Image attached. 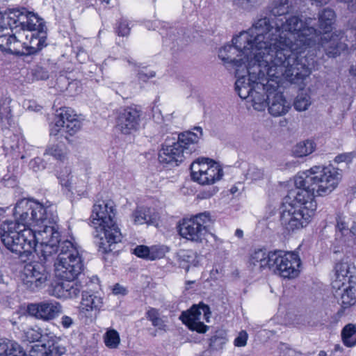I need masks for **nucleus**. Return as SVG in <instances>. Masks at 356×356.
<instances>
[{
    "mask_svg": "<svg viewBox=\"0 0 356 356\" xmlns=\"http://www.w3.org/2000/svg\"><path fill=\"white\" fill-rule=\"evenodd\" d=\"M301 23L296 17H291L284 22H270L267 17L258 19L247 31L241 32L232 39L233 44L222 47L218 57L235 70L237 78L235 90H239L237 83L244 81V86L248 82L260 80L265 76V72L270 76L279 77L286 74L291 80H294L291 68H286L284 63L290 65L295 61V57L289 56L291 43L287 35L293 36L294 31L299 30ZM291 65H289L290 67Z\"/></svg>",
    "mask_w": 356,
    "mask_h": 356,
    "instance_id": "f257e3e1",
    "label": "nucleus"
},
{
    "mask_svg": "<svg viewBox=\"0 0 356 356\" xmlns=\"http://www.w3.org/2000/svg\"><path fill=\"white\" fill-rule=\"evenodd\" d=\"M341 170L332 165H314L295 177V188L284 199L280 222L288 231L307 225L316 209L315 196H325L338 186Z\"/></svg>",
    "mask_w": 356,
    "mask_h": 356,
    "instance_id": "f03ea898",
    "label": "nucleus"
},
{
    "mask_svg": "<svg viewBox=\"0 0 356 356\" xmlns=\"http://www.w3.org/2000/svg\"><path fill=\"white\" fill-rule=\"evenodd\" d=\"M300 41V42H296L293 47L292 46V49H290L291 55L289 56L295 57V61L291 62L290 67L287 63H284L286 69H291L290 72L293 74L294 80H291L286 74L275 77L267 74L265 72L264 78L260 80L255 79V81L248 82L246 86L243 85L244 81H238V96L241 99H248L254 110L262 111L268 107L269 113L274 117L282 116L289 112L291 103L286 99L280 90V83L282 79L284 78L291 83H298L311 73L309 61L293 52V49L297 50V45L303 44L302 40Z\"/></svg>",
    "mask_w": 356,
    "mask_h": 356,
    "instance_id": "7ed1b4c3",
    "label": "nucleus"
},
{
    "mask_svg": "<svg viewBox=\"0 0 356 356\" xmlns=\"http://www.w3.org/2000/svg\"><path fill=\"white\" fill-rule=\"evenodd\" d=\"M291 17L298 18L301 23L299 30L294 31L293 36L288 35L286 38L287 39L288 38H291L289 40L291 43L288 45L290 49H292V46L293 47L296 42H300L299 40L302 39L303 44L297 45V50L293 49V52L298 56L303 57L308 60L305 51L307 48L315 46L317 42L318 48H323L329 57H336L347 49V44L341 41L343 35L341 31H339L338 33L336 32L332 34L328 33L335 19V13L332 9L326 8L319 13L318 23L321 31L313 26L312 22L314 20L311 18L303 22L298 16H284L283 18L277 19L275 22L280 24L281 20L284 22Z\"/></svg>",
    "mask_w": 356,
    "mask_h": 356,
    "instance_id": "20e7f679",
    "label": "nucleus"
},
{
    "mask_svg": "<svg viewBox=\"0 0 356 356\" xmlns=\"http://www.w3.org/2000/svg\"><path fill=\"white\" fill-rule=\"evenodd\" d=\"M15 220H6L0 227V237L2 243L11 252H21L22 234L25 229H33L41 223L54 222L58 216L56 207L47 202L28 199L19 200L13 209Z\"/></svg>",
    "mask_w": 356,
    "mask_h": 356,
    "instance_id": "39448f33",
    "label": "nucleus"
},
{
    "mask_svg": "<svg viewBox=\"0 0 356 356\" xmlns=\"http://www.w3.org/2000/svg\"><path fill=\"white\" fill-rule=\"evenodd\" d=\"M45 222L37 226L38 229H25L22 234L23 247L21 252H14L19 254L24 261L35 252L38 255L43 257L42 260L47 261L54 254L60 250V235L58 231L56 222Z\"/></svg>",
    "mask_w": 356,
    "mask_h": 356,
    "instance_id": "423d86ee",
    "label": "nucleus"
},
{
    "mask_svg": "<svg viewBox=\"0 0 356 356\" xmlns=\"http://www.w3.org/2000/svg\"><path fill=\"white\" fill-rule=\"evenodd\" d=\"M96 231V244L99 252L107 254L121 241L122 233L115 220V209L112 201L98 200L93 206L90 216Z\"/></svg>",
    "mask_w": 356,
    "mask_h": 356,
    "instance_id": "0eeeda50",
    "label": "nucleus"
},
{
    "mask_svg": "<svg viewBox=\"0 0 356 356\" xmlns=\"http://www.w3.org/2000/svg\"><path fill=\"white\" fill-rule=\"evenodd\" d=\"M197 131H185L178 135L177 138L167 137L159 152V161L161 163L177 166L187 156L198 150L197 143L202 136L200 127H195Z\"/></svg>",
    "mask_w": 356,
    "mask_h": 356,
    "instance_id": "6e6552de",
    "label": "nucleus"
},
{
    "mask_svg": "<svg viewBox=\"0 0 356 356\" xmlns=\"http://www.w3.org/2000/svg\"><path fill=\"white\" fill-rule=\"evenodd\" d=\"M56 275L63 280H74L83 270L81 248L71 240L60 245L58 262L55 264Z\"/></svg>",
    "mask_w": 356,
    "mask_h": 356,
    "instance_id": "1a4fd4ad",
    "label": "nucleus"
},
{
    "mask_svg": "<svg viewBox=\"0 0 356 356\" xmlns=\"http://www.w3.org/2000/svg\"><path fill=\"white\" fill-rule=\"evenodd\" d=\"M212 222L208 211L199 213L190 218H184L178 226L180 236L188 241L201 243L205 239L208 227Z\"/></svg>",
    "mask_w": 356,
    "mask_h": 356,
    "instance_id": "9d476101",
    "label": "nucleus"
},
{
    "mask_svg": "<svg viewBox=\"0 0 356 356\" xmlns=\"http://www.w3.org/2000/svg\"><path fill=\"white\" fill-rule=\"evenodd\" d=\"M143 114L140 107L135 104L119 108L115 118L116 131L124 136L136 134L140 129Z\"/></svg>",
    "mask_w": 356,
    "mask_h": 356,
    "instance_id": "9b49d317",
    "label": "nucleus"
},
{
    "mask_svg": "<svg viewBox=\"0 0 356 356\" xmlns=\"http://www.w3.org/2000/svg\"><path fill=\"white\" fill-rule=\"evenodd\" d=\"M274 255L272 270L284 278L291 279L298 275L301 261L296 252L275 250Z\"/></svg>",
    "mask_w": 356,
    "mask_h": 356,
    "instance_id": "f8f14e48",
    "label": "nucleus"
},
{
    "mask_svg": "<svg viewBox=\"0 0 356 356\" xmlns=\"http://www.w3.org/2000/svg\"><path fill=\"white\" fill-rule=\"evenodd\" d=\"M49 277L44 265L39 262H29L24 267V284L32 291L43 288Z\"/></svg>",
    "mask_w": 356,
    "mask_h": 356,
    "instance_id": "ddd939ff",
    "label": "nucleus"
},
{
    "mask_svg": "<svg viewBox=\"0 0 356 356\" xmlns=\"http://www.w3.org/2000/svg\"><path fill=\"white\" fill-rule=\"evenodd\" d=\"M103 306L102 298L91 291H83L79 309V317L85 323L96 319Z\"/></svg>",
    "mask_w": 356,
    "mask_h": 356,
    "instance_id": "4468645a",
    "label": "nucleus"
},
{
    "mask_svg": "<svg viewBox=\"0 0 356 356\" xmlns=\"http://www.w3.org/2000/svg\"><path fill=\"white\" fill-rule=\"evenodd\" d=\"M202 313L206 318L209 317L210 311L208 305L204 304L193 305L189 310L181 313L180 319L190 330L204 333L209 327L200 321Z\"/></svg>",
    "mask_w": 356,
    "mask_h": 356,
    "instance_id": "2eb2a0df",
    "label": "nucleus"
},
{
    "mask_svg": "<svg viewBox=\"0 0 356 356\" xmlns=\"http://www.w3.org/2000/svg\"><path fill=\"white\" fill-rule=\"evenodd\" d=\"M27 313L37 318L44 321L54 319L62 312L61 305L53 300H44L27 305Z\"/></svg>",
    "mask_w": 356,
    "mask_h": 356,
    "instance_id": "dca6fc26",
    "label": "nucleus"
},
{
    "mask_svg": "<svg viewBox=\"0 0 356 356\" xmlns=\"http://www.w3.org/2000/svg\"><path fill=\"white\" fill-rule=\"evenodd\" d=\"M22 33L21 42L22 43L23 49L18 55H33L47 46V33L46 30L42 29L40 31L31 32L26 35L24 32Z\"/></svg>",
    "mask_w": 356,
    "mask_h": 356,
    "instance_id": "f3484780",
    "label": "nucleus"
},
{
    "mask_svg": "<svg viewBox=\"0 0 356 356\" xmlns=\"http://www.w3.org/2000/svg\"><path fill=\"white\" fill-rule=\"evenodd\" d=\"M334 269L335 279L332 282V289H341L342 286L352 283V281L356 282V268L353 264L343 259L336 264Z\"/></svg>",
    "mask_w": 356,
    "mask_h": 356,
    "instance_id": "a211bd4d",
    "label": "nucleus"
},
{
    "mask_svg": "<svg viewBox=\"0 0 356 356\" xmlns=\"http://www.w3.org/2000/svg\"><path fill=\"white\" fill-rule=\"evenodd\" d=\"M8 29L0 30V49L12 54L18 55L23 49L21 37L22 33H13Z\"/></svg>",
    "mask_w": 356,
    "mask_h": 356,
    "instance_id": "6ab92c4d",
    "label": "nucleus"
},
{
    "mask_svg": "<svg viewBox=\"0 0 356 356\" xmlns=\"http://www.w3.org/2000/svg\"><path fill=\"white\" fill-rule=\"evenodd\" d=\"M275 251L267 252L264 249H258L250 254L248 260V267L252 271H261L266 268L272 269V259L274 258Z\"/></svg>",
    "mask_w": 356,
    "mask_h": 356,
    "instance_id": "aec40b11",
    "label": "nucleus"
},
{
    "mask_svg": "<svg viewBox=\"0 0 356 356\" xmlns=\"http://www.w3.org/2000/svg\"><path fill=\"white\" fill-rule=\"evenodd\" d=\"M334 296L337 299L341 308L345 309L354 305L356 302V282L342 286L341 289H333Z\"/></svg>",
    "mask_w": 356,
    "mask_h": 356,
    "instance_id": "412c9836",
    "label": "nucleus"
},
{
    "mask_svg": "<svg viewBox=\"0 0 356 356\" xmlns=\"http://www.w3.org/2000/svg\"><path fill=\"white\" fill-rule=\"evenodd\" d=\"M81 288V284L74 280H64L57 283L54 290L58 297L75 298L79 295Z\"/></svg>",
    "mask_w": 356,
    "mask_h": 356,
    "instance_id": "4be33fe9",
    "label": "nucleus"
},
{
    "mask_svg": "<svg viewBox=\"0 0 356 356\" xmlns=\"http://www.w3.org/2000/svg\"><path fill=\"white\" fill-rule=\"evenodd\" d=\"M336 231L343 236L353 238L356 236V222L351 218L338 213L336 216Z\"/></svg>",
    "mask_w": 356,
    "mask_h": 356,
    "instance_id": "5701e85b",
    "label": "nucleus"
},
{
    "mask_svg": "<svg viewBox=\"0 0 356 356\" xmlns=\"http://www.w3.org/2000/svg\"><path fill=\"white\" fill-rule=\"evenodd\" d=\"M10 97L2 95L0 97V122L2 127L8 129L14 124Z\"/></svg>",
    "mask_w": 356,
    "mask_h": 356,
    "instance_id": "b1692460",
    "label": "nucleus"
},
{
    "mask_svg": "<svg viewBox=\"0 0 356 356\" xmlns=\"http://www.w3.org/2000/svg\"><path fill=\"white\" fill-rule=\"evenodd\" d=\"M222 170L216 162H212L211 168L206 172L201 175L200 177H196L195 181L202 185L213 184L222 177Z\"/></svg>",
    "mask_w": 356,
    "mask_h": 356,
    "instance_id": "393cba45",
    "label": "nucleus"
},
{
    "mask_svg": "<svg viewBox=\"0 0 356 356\" xmlns=\"http://www.w3.org/2000/svg\"><path fill=\"white\" fill-rule=\"evenodd\" d=\"M212 162L213 161L207 158L197 159L193 161L190 168L192 179H195L196 177H200L201 175L210 170Z\"/></svg>",
    "mask_w": 356,
    "mask_h": 356,
    "instance_id": "a878e982",
    "label": "nucleus"
},
{
    "mask_svg": "<svg viewBox=\"0 0 356 356\" xmlns=\"http://www.w3.org/2000/svg\"><path fill=\"white\" fill-rule=\"evenodd\" d=\"M341 339L343 344L349 348L356 346V325L348 323L341 330Z\"/></svg>",
    "mask_w": 356,
    "mask_h": 356,
    "instance_id": "bb28decb",
    "label": "nucleus"
},
{
    "mask_svg": "<svg viewBox=\"0 0 356 356\" xmlns=\"http://www.w3.org/2000/svg\"><path fill=\"white\" fill-rule=\"evenodd\" d=\"M134 253L138 257L155 260L163 256V252L157 250L156 248H149L145 245H138L134 250Z\"/></svg>",
    "mask_w": 356,
    "mask_h": 356,
    "instance_id": "cd10ccee",
    "label": "nucleus"
},
{
    "mask_svg": "<svg viewBox=\"0 0 356 356\" xmlns=\"http://www.w3.org/2000/svg\"><path fill=\"white\" fill-rule=\"evenodd\" d=\"M316 148V144L309 140L298 143L293 149L296 157H304L312 154Z\"/></svg>",
    "mask_w": 356,
    "mask_h": 356,
    "instance_id": "c85d7f7f",
    "label": "nucleus"
},
{
    "mask_svg": "<svg viewBox=\"0 0 356 356\" xmlns=\"http://www.w3.org/2000/svg\"><path fill=\"white\" fill-rule=\"evenodd\" d=\"M3 143V147L6 153L17 152L19 149V146L24 143V140L19 136L13 134L6 137Z\"/></svg>",
    "mask_w": 356,
    "mask_h": 356,
    "instance_id": "c756f323",
    "label": "nucleus"
},
{
    "mask_svg": "<svg viewBox=\"0 0 356 356\" xmlns=\"http://www.w3.org/2000/svg\"><path fill=\"white\" fill-rule=\"evenodd\" d=\"M146 318L151 321L154 327H157L158 330L166 331L168 325L165 321L160 317L159 311L155 308H150L146 312Z\"/></svg>",
    "mask_w": 356,
    "mask_h": 356,
    "instance_id": "7c9ffc66",
    "label": "nucleus"
},
{
    "mask_svg": "<svg viewBox=\"0 0 356 356\" xmlns=\"http://www.w3.org/2000/svg\"><path fill=\"white\" fill-rule=\"evenodd\" d=\"M270 11L274 16H282L288 14L290 10V6L288 0H273Z\"/></svg>",
    "mask_w": 356,
    "mask_h": 356,
    "instance_id": "2f4dec72",
    "label": "nucleus"
},
{
    "mask_svg": "<svg viewBox=\"0 0 356 356\" xmlns=\"http://www.w3.org/2000/svg\"><path fill=\"white\" fill-rule=\"evenodd\" d=\"M41 28H42V30H47L43 19L40 18L37 15L31 12L28 19L27 25H26V31L31 33L36 31H40V29H42Z\"/></svg>",
    "mask_w": 356,
    "mask_h": 356,
    "instance_id": "473e14b6",
    "label": "nucleus"
},
{
    "mask_svg": "<svg viewBox=\"0 0 356 356\" xmlns=\"http://www.w3.org/2000/svg\"><path fill=\"white\" fill-rule=\"evenodd\" d=\"M104 342L108 348H117L120 343L119 333L114 329L107 330L104 335Z\"/></svg>",
    "mask_w": 356,
    "mask_h": 356,
    "instance_id": "72a5a7b5",
    "label": "nucleus"
},
{
    "mask_svg": "<svg viewBox=\"0 0 356 356\" xmlns=\"http://www.w3.org/2000/svg\"><path fill=\"white\" fill-rule=\"evenodd\" d=\"M44 155H49L59 161H63L66 157V149L64 145H51L47 147Z\"/></svg>",
    "mask_w": 356,
    "mask_h": 356,
    "instance_id": "f704fd0d",
    "label": "nucleus"
},
{
    "mask_svg": "<svg viewBox=\"0 0 356 356\" xmlns=\"http://www.w3.org/2000/svg\"><path fill=\"white\" fill-rule=\"evenodd\" d=\"M19 343L15 341L7 339H0V356H10L12 351H17Z\"/></svg>",
    "mask_w": 356,
    "mask_h": 356,
    "instance_id": "c9c22d12",
    "label": "nucleus"
},
{
    "mask_svg": "<svg viewBox=\"0 0 356 356\" xmlns=\"http://www.w3.org/2000/svg\"><path fill=\"white\" fill-rule=\"evenodd\" d=\"M132 217L135 224H149L152 222L149 209L138 208L134 211Z\"/></svg>",
    "mask_w": 356,
    "mask_h": 356,
    "instance_id": "e433bc0d",
    "label": "nucleus"
},
{
    "mask_svg": "<svg viewBox=\"0 0 356 356\" xmlns=\"http://www.w3.org/2000/svg\"><path fill=\"white\" fill-rule=\"evenodd\" d=\"M31 12L27 11L26 9L17 10L14 12V17L16 19H14V22L16 24L15 27H20L22 32L26 31V25H27L28 19L29 17Z\"/></svg>",
    "mask_w": 356,
    "mask_h": 356,
    "instance_id": "4c0bfd02",
    "label": "nucleus"
},
{
    "mask_svg": "<svg viewBox=\"0 0 356 356\" xmlns=\"http://www.w3.org/2000/svg\"><path fill=\"white\" fill-rule=\"evenodd\" d=\"M310 104V96L304 92H301L298 95L293 104L294 108L299 111L307 110Z\"/></svg>",
    "mask_w": 356,
    "mask_h": 356,
    "instance_id": "58836bf2",
    "label": "nucleus"
},
{
    "mask_svg": "<svg viewBox=\"0 0 356 356\" xmlns=\"http://www.w3.org/2000/svg\"><path fill=\"white\" fill-rule=\"evenodd\" d=\"M227 339L224 334H215L211 337L209 341V348L211 350H220L227 343Z\"/></svg>",
    "mask_w": 356,
    "mask_h": 356,
    "instance_id": "ea45409f",
    "label": "nucleus"
},
{
    "mask_svg": "<svg viewBox=\"0 0 356 356\" xmlns=\"http://www.w3.org/2000/svg\"><path fill=\"white\" fill-rule=\"evenodd\" d=\"M58 179L62 186L66 187L69 190L72 188V176L71 175V170L68 167H65L63 170L58 172Z\"/></svg>",
    "mask_w": 356,
    "mask_h": 356,
    "instance_id": "a19ab883",
    "label": "nucleus"
},
{
    "mask_svg": "<svg viewBox=\"0 0 356 356\" xmlns=\"http://www.w3.org/2000/svg\"><path fill=\"white\" fill-rule=\"evenodd\" d=\"M65 133L64 121L63 120H56L54 124L50 127V136L56 137L59 139L61 137L67 138L66 136H64Z\"/></svg>",
    "mask_w": 356,
    "mask_h": 356,
    "instance_id": "79ce46f5",
    "label": "nucleus"
},
{
    "mask_svg": "<svg viewBox=\"0 0 356 356\" xmlns=\"http://www.w3.org/2000/svg\"><path fill=\"white\" fill-rule=\"evenodd\" d=\"M81 123L76 119H72L65 124V133L70 136L76 134L81 129Z\"/></svg>",
    "mask_w": 356,
    "mask_h": 356,
    "instance_id": "37998d69",
    "label": "nucleus"
},
{
    "mask_svg": "<svg viewBox=\"0 0 356 356\" xmlns=\"http://www.w3.org/2000/svg\"><path fill=\"white\" fill-rule=\"evenodd\" d=\"M264 170L255 165H250L246 173V178L251 180H259L264 177Z\"/></svg>",
    "mask_w": 356,
    "mask_h": 356,
    "instance_id": "c03bdc74",
    "label": "nucleus"
},
{
    "mask_svg": "<svg viewBox=\"0 0 356 356\" xmlns=\"http://www.w3.org/2000/svg\"><path fill=\"white\" fill-rule=\"evenodd\" d=\"M58 120H63L64 124L72 119H76V115L73 113V111L70 108H63L57 111Z\"/></svg>",
    "mask_w": 356,
    "mask_h": 356,
    "instance_id": "a18cd8bd",
    "label": "nucleus"
},
{
    "mask_svg": "<svg viewBox=\"0 0 356 356\" xmlns=\"http://www.w3.org/2000/svg\"><path fill=\"white\" fill-rule=\"evenodd\" d=\"M26 337L29 341H39L42 337V330L37 326L29 328L26 332Z\"/></svg>",
    "mask_w": 356,
    "mask_h": 356,
    "instance_id": "49530a36",
    "label": "nucleus"
},
{
    "mask_svg": "<svg viewBox=\"0 0 356 356\" xmlns=\"http://www.w3.org/2000/svg\"><path fill=\"white\" fill-rule=\"evenodd\" d=\"M65 353V348L58 343L49 346L48 352L44 356H62Z\"/></svg>",
    "mask_w": 356,
    "mask_h": 356,
    "instance_id": "de8ad7c7",
    "label": "nucleus"
},
{
    "mask_svg": "<svg viewBox=\"0 0 356 356\" xmlns=\"http://www.w3.org/2000/svg\"><path fill=\"white\" fill-rule=\"evenodd\" d=\"M46 164L47 163L43 161L42 159L36 157L29 162V167L34 172H38L40 170H44L46 168Z\"/></svg>",
    "mask_w": 356,
    "mask_h": 356,
    "instance_id": "09e8293b",
    "label": "nucleus"
},
{
    "mask_svg": "<svg viewBox=\"0 0 356 356\" xmlns=\"http://www.w3.org/2000/svg\"><path fill=\"white\" fill-rule=\"evenodd\" d=\"M234 3L243 9L249 10L260 0H232Z\"/></svg>",
    "mask_w": 356,
    "mask_h": 356,
    "instance_id": "8fccbe9b",
    "label": "nucleus"
},
{
    "mask_svg": "<svg viewBox=\"0 0 356 356\" xmlns=\"http://www.w3.org/2000/svg\"><path fill=\"white\" fill-rule=\"evenodd\" d=\"M193 252L190 250H181L178 254V259L181 265L182 262L186 264L191 263L193 261Z\"/></svg>",
    "mask_w": 356,
    "mask_h": 356,
    "instance_id": "3c124183",
    "label": "nucleus"
},
{
    "mask_svg": "<svg viewBox=\"0 0 356 356\" xmlns=\"http://www.w3.org/2000/svg\"><path fill=\"white\" fill-rule=\"evenodd\" d=\"M47 352L44 344H35L30 350V356H44Z\"/></svg>",
    "mask_w": 356,
    "mask_h": 356,
    "instance_id": "603ef678",
    "label": "nucleus"
},
{
    "mask_svg": "<svg viewBox=\"0 0 356 356\" xmlns=\"http://www.w3.org/2000/svg\"><path fill=\"white\" fill-rule=\"evenodd\" d=\"M248 340V334L245 331H241L237 337L234 339V346L237 347H243L246 345Z\"/></svg>",
    "mask_w": 356,
    "mask_h": 356,
    "instance_id": "864d4df0",
    "label": "nucleus"
},
{
    "mask_svg": "<svg viewBox=\"0 0 356 356\" xmlns=\"http://www.w3.org/2000/svg\"><path fill=\"white\" fill-rule=\"evenodd\" d=\"M117 33L119 35L127 36L130 33V28L126 21H121L118 24Z\"/></svg>",
    "mask_w": 356,
    "mask_h": 356,
    "instance_id": "5fc2aeb1",
    "label": "nucleus"
},
{
    "mask_svg": "<svg viewBox=\"0 0 356 356\" xmlns=\"http://www.w3.org/2000/svg\"><path fill=\"white\" fill-rule=\"evenodd\" d=\"M137 76L138 80L146 82L149 79L155 76V72L153 71L146 72L143 69L138 71Z\"/></svg>",
    "mask_w": 356,
    "mask_h": 356,
    "instance_id": "6e6d98bb",
    "label": "nucleus"
},
{
    "mask_svg": "<svg viewBox=\"0 0 356 356\" xmlns=\"http://www.w3.org/2000/svg\"><path fill=\"white\" fill-rule=\"evenodd\" d=\"M354 156L355 155L353 152L343 153V154L337 155L334 159V161L337 163H341V162L350 163V162H351Z\"/></svg>",
    "mask_w": 356,
    "mask_h": 356,
    "instance_id": "4d7b16f0",
    "label": "nucleus"
},
{
    "mask_svg": "<svg viewBox=\"0 0 356 356\" xmlns=\"http://www.w3.org/2000/svg\"><path fill=\"white\" fill-rule=\"evenodd\" d=\"M35 77L37 79L46 80L49 78V72L43 67H38L35 70Z\"/></svg>",
    "mask_w": 356,
    "mask_h": 356,
    "instance_id": "13d9d810",
    "label": "nucleus"
},
{
    "mask_svg": "<svg viewBox=\"0 0 356 356\" xmlns=\"http://www.w3.org/2000/svg\"><path fill=\"white\" fill-rule=\"evenodd\" d=\"M24 108L31 111H39L41 109V106L36 104L34 101L28 100L23 103Z\"/></svg>",
    "mask_w": 356,
    "mask_h": 356,
    "instance_id": "bf43d9fd",
    "label": "nucleus"
},
{
    "mask_svg": "<svg viewBox=\"0 0 356 356\" xmlns=\"http://www.w3.org/2000/svg\"><path fill=\"white\" fill-rule=\"evenodd\" d=\"M74 323L73 319L68 316H63L60 318V324L64 328L70 327Z\"/></svg>",
    "mask_w": 356,
    "mask_h": 356,
    "instance_id": "052dcab7",
    "label": "nucleus"
},
{
    "mask_svg": "<svg viewBox=\"0 0 356 356\" xmlns=\"http://www.w3.org/2000/svg\"><path fill=\"white\" fill-rule=\"evenodd\" d=\"M76 57L81 63H83L86 60L88 56L83 49H80L76 54Z\"/></svg>",
    "mask_w": 356,
    "mask_h": 356,
    "instance_id": "680f3d73",
    "label": "nucleus"
},
{
    "mask_svg": "<svg viewBox=\"0 0 356 356\" xmlns=\"http://www.w3.org/2000/svg\"><path fill=\"white\" fill-rule=\"evenodd\" d=\"M17 351H12V355L10 356H28L23 348L19 344V348Z\"/></svg>",
    "mask_w": 356,
    "mask_h": 356,
    "instance_id": "e2e57ef3",
    "label": "nucleus"
},
{
    "mask_svg": "<svg viewBox=\"0 0 356 356\" xmlns=\"http://www.w3.org/2000/svg\"><path fill=\"white\" fill-rule=\"evenodd\" d=\"M124 291L125 289L118 284H116L113 289L114 294H123Z\"/></svg>",
    "mask_w": 356,
    "mask_h": 356,
    "instance_id": "0e129e2a",
    "label": "nucleus"
},
{
    "mask_svg": "<svg viewBox=\"0 0 356 356\" xmlns=\"http://www.w3.org/2000/svg\"><path fill=\"white\" fill-rule=\"evenodd\" d=\"M235 236L238 238H242L243 236V232L241 229H237L235 231Z\"/></svg>",
    "mask_w": 356,
    "mask_h": 356,
    "instance_id": "69168bd1",
    "label": "nucleus"
},
{
    "mask_svg": "<svg viewBox=\"0 0 356 356\" xmlns=\"http://www.w3.org/2000/svg\"><path fill=\"white\" fill-rule=\"evenodd\" d=\"M6 211L5 209L0 207V221L4 218Z\"/></svg>",
    "mask_w": 356,
    "mask_h": 356,
    "instance_id": "338daca9",
    "label": "nucleus"
},
{
    "mask_svg": "<svg viewBox=\"0 0 356 356\" xmlns=\"http://www.w3.org/2000/svg\"><path fill=\"white\" fill-rule=\"evenodd\" d=\"M198 356H211V354L209 350H204Z\"/></svg>",
    "mask_w": 356,
    "mask_h": 356,
    "instance_id": "774afa93",
    "label": "nucleus"
}]
</instances>
